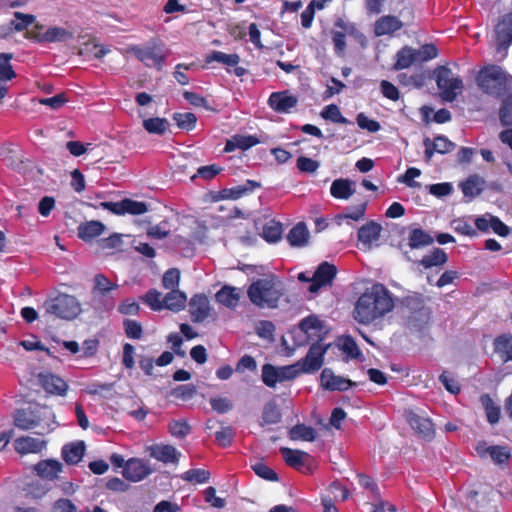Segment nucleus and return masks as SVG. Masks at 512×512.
Segmentation results:
<instances>
[{"instance_id":"nucleus-1","label":"nucleus","mask_w":512,"mask_h":512,"mask_svg":"<svg viewBox=\"0 0 512 512\" xmlns=\"http://www.w3.org/2000/svg\"><path fill=\"white\" fill-rule=\"evenodd\" d=\"M393 308L394 300L389 290L383 284L376 283L358 298L353 316L357 322L368 325L383 318Z\"/></svg>"},{"instance_id":"nucleus-2","label":"nucleus","mask_w":512,"mask_h":512,"mask_svg":"<svg viewBox=\"0 0 512 512\" xmlns=\"http://www.w3.org/2000/svg\"><path fill=\"white\" fill-rule=\"evenodd\" d=\"M52 418L53 413L48 406L33 403L16 411L14 424L21 430L38 429L36 433L43 435L52 429Z\"/></svg>"},{"instance_id":"nucleus-3","label":"nucleus","mask_w":512,"mask_h":512,"mask_svg":"<svg viewBox=\"0 0 512 512\" xmlns=\"http://www.w3.org/2000/svg\"><path fill=\"white\" fill-rule=\"evenodd\" d=\"M247 295L260 308H275L282 296V285L274 275H268L252 282Z\"/></svg>"},{"instance_id":"nucleus-4","label":"nucleus","mask_w":512,"mask_h":512,"mask_svg":"<svg viewBox=\"0 0 512 512\" xmlns=\"http://www.w3.org/2000/svg\"><path fill=\"white\" fill-rule=\"evenodd\" d=\"M433 77L443 101L453 102L464 89L462 79L455 75L447 66H438L435 68Z\"/></svg>"},{"instance_id":"nucleus-5","label":"nucleus","mask_w":512,"mask_h":512,"mask_svg":"<svg viewBox=\"0 0 512 512\" xmlns=\"http://www.w3.org/2000/svg\"><path fill=\"white\" fill-rule=\"evenodd\" d=\"M477 84L485 93L500 96L508 89V76L499 66H487L480 70Z\"/></svg>"},{"instance_id":"nucleus-6","label":"nucleus","mask_w":512,"mask_h":512,"mask_svg":"<svg viewBox=\"0 0 512 512\" xmlns=\"http://www.w3.org/2000/svg\"><path fill=\"white\" fill-rule=\"evenodd\" d=\"M336 273L337 269L334 265L328 262L321 263L313 273V283L309 285L308 291L316 294L321 288L331 286Z\"/></svg>"},{"instance_id":"nucleus-7","label":"nucleus","mask_w":512,"mask_h":512,"mask_svg":"<svg viewBox=\"0 0 512 512\" xmlns=\"http://www.w3.org/2000/svg\"><path fill=\"white\" fill-rule=\"evenodd\" d=\"M100 206L117 215H124L126 213L131 215H141L148 210L147 205L144 202L134 201L131 199H124L120 202H102Z\"/></svg>"},{"instance_id":"nucleus-8","label":"nucleus","mask_w":512,"mask_h":512,"mask_svg":"<svg viewBox=\"0 0 512 512\" xmlns=\"http://www.w3.org/2000/svg\"><path fill=\"white\" fill-rule=\"evenodd\" d=\"M131 51L138 60L148 67H157L160 69L166 58L163 49L157 46H149L145 48L134 46L131 48Z\"/></svg>"},{"instance_id":"nucleus-9","label":"nucleus","mask_w":512,"mask_h":512,"mask_svg":"<svg viewBox=\"0 0 512 512\" xmlns=\"http://www.w3.org/2000/svg\"><path fill=\"white\" fill-rule=\"evenodd\" d=\"M405 418L410 427L424 439H431L434 435V426L431 420L413 410L405 411Z\"/></svg>"},{"instance_id":"nucleus-10","label":"nucleus","mask_w":512,"mask_h":512,"mask_svg":"<svg viewBox=\"0 0 512 512\" xmlns=\"http://www.w3.org/2000/svg\"><path fill=\"white\" fill-rule=\"evenodd\" d=\"M321 386L330 391H346L356 385L349 379L335 375L329 368H325L320 375Z\"/></svg>"},{"instance_id":"nucleus-11","label":"nucleus","mask_w":512,"mask_h":512,"mask_svg":"<svg viewBox=\"0 0 512 512\" xmlns=\"http://www.w3.org/2000/svg\"><path fill=\"white\" fill-rule=\"evenodd\" d=\"M325 352L326 348H323L319 344H313L306 357L302 361L298 362L300 363L301 373L314 372L320 369L323 364V356Z\"/></svg>"},{"instance_id":"nucleus-12","label":"nucleus","mask_w":512,"mask_h":512,"mask_svg":"<svg viewBox=\"0 0 512 512\" xmlns=\"http://www.w3.org/2000/svg\"><path fill=\"white\" fill-rule=\"evenodd\" d=\"M497 50H506L512 43V13L504 15L495 27Z\"/></svg>"},{"instance_id":"nucleus-13","label":"nucleus","mask_w":512,"mask_h":512,"mask_svg":"<svg viewBox=\"0 0 512 512\" xmlns=\"http://www.w3.org/2000/svg\"><path fill=\"white\" fill-rule=\"evenodd\" d=\"M151 473L149 465L141 459L128 460L123 469V476L129 481L138 482Z\"/></svg>"},{"instance_id":"nucleus-14","label":"nucleus","mask_w":512,"mask_h":512,"mask_svg":"<svg viewBox=\"0 0 512 512\" xmlns=\"http://www.w3.org/2000/svg\"><path fill=\"white\" fill-rule=\"evenodd\" d=\"M62 463L55 459L41 460L33 466V470L41 480L52 481L62 472Z\"/></svg>"},{"instance_id":"nucleus-15","label":"nucleus","mask_w":512,"mask_h":512,"mask_svg":"<svg viewBox=\"0 0 512 512\" xmlns=\"http://www.w3.org/2000/svg\"><path fill=\"white\" fill-rule=\"evenodd\" d=\"M189 312L193 322L204 321L210 313L208 298L203 294L194 295L189 302Z\"/></svg>"},{"instance_id":"nucleus-16","label":"nucleus","mask_w":512,"mask_h":512,"mask_svg":"<svg viewBox=\"0 0 512 512\" xmlns=\"http://www.w3.org/2000/svg\"><path fill=\"white\" fill-rule=\"evenodd\" d=\"M298 103L297 97L288 92H274L268 99L269 106L279 113H288Z\"/></svg>"},{"instance_id":"nucleus-17","label":"nucleus","mask_w":512,"mask_h":512,"mask_svg":"<svg viewBox=\"0 0 512 512\" xmlns=\"http://www.w3.org/2000/svg\"><path fill=\"white\" fill-rule=\"evenodd\" d=\"M382 227L375 221H369L358 230V240L365 249H371L372 244L379 240Z\"/></svg>"},{"instance_id":"nucleus-18","label":"nucleus","mask_w":512,"mask_h":512,"mask_svg":"<svg viewBox=\"0 0 512 512\" xmlns=\"http://www.w3.org/2000/svg\"><path fill=\"white\" fill-rule=\"evenodd\" d=\"M423 144L425 146V157L427 161L431 160L435 152L445 154L455 148V144L445 136H437L433 141L429 138H425Z\"/></svg>"},{"instance_id":"nucleus-19","label":"nucleus","mask_w":512,"mask_h":512,"mask_svg":"<svg viewBox=\"0 0 512 512\" xmlns=\"http://www.w3.org/2000/svg\"><path fill=\"white\" fill-rule=\"evenodd\" d=\"M73 38L70 33L66 31V46L72 50V53H77L79 55L89 54L92 55L96 59H101L107 53L110 52V48L103 45H98L95 43H87L84 42V48H78V46L74 43H68L69 39Z\"/></svg>"},{"instance_id":"nucleus-20","label":"nucleus","mask_w":512,"mask_h":512,"mask_svg":"<svg viewBox=\"0 0 512 512\" xmlns=\"http://www.w3.org/2000/svg\"><path fill=\"white\" fill-rule=\"evenodd\" d=\"M493 350L503 363L512 361V334L497 336L493 341Z\"/></svg>"},{"instance_id":"nucleus-21","label":"nucleus","mask_w":512,"mask_h":512,"mask_svg":"<svg viewBox=\"0 0 512 512\" xmlns=\"http://www.w3.org/2000/svg\"><path fill=\"white\" fill-rule=\"evenodd\" d=\"M403 27V22L392 15L380 17L374 24V33L376 36L390 35Z\"/></svg>"},{"instance_id":"nucleus-22","label":"nucleus","mask_w":512,"mask_h":512,"mask_svg":"<svg viewBox=\"0 0 512 512\" xmlns=\"http://www.w3.org/2000/svg\"><path fill=\"white\" fill-rule=\"evenodd\" d=\"M356 191V184L348 178H339L332 182L330 187L331 195L336 199L347 200Z\"/></svg>"},{"instance_id":"nucleus-23","label":"nucleus","mask_w":512,"mask_h":512,"mask_svg":"<svg viewBox=\"0 0 512 512\" xmlns=\"http://www.w3.org/2000/svg\"><path fill=\"white\" fill-rule=\"evenodd\" d=\"M105 225L96 220L81 223L77 228L78 237L84 242H90L94 238L102 235L105 231Z\"/></svg>"},{"instance_id":"nucleus-24","label":"nucleus","mask_w":512,"mask_h":512,"mask_svg":"<svg viewBox=\"0 0 512 512\" xmlns=\"http://www.w3.org/2000/svg\"><path fill=\"white\" fill-rule=\"evenodd\" d=\"M150 456L163 463H177L181 453L171 445H154L150 447Z\"/></svg>"},{"instance_id":"nucleus-25","label":"nucleus","mask_w":512,"mask_h":512,"mask_svg":"<svg viewBox=\"0 0 512 512\" xmlns=\"http://www.w3.org/2000/svg\"><path fill=\"white\" fill-rule=\"evenodd\" d=\"M476 451L480 456L489 455L496 464L506 463L510 458V451L505 446H486L482 443L477 445Z\"/></svg>"},{"instance_id":"nucleus-26","label":"nucleus","mask_w":512,"mask_h":512,"mask_svg":"<svg viewBox=\"0 0 512 512\" xmlns=\"http://www.w3.org/2000/svg\"><path fill=\"white\" fill-rule=\"evenodd\" d=\"M45 441L29 436L19 437L14 441L15 450L21 454L39 453L45 447Z\"/></svg>"},{"instance_id":"nucleus-27","label":"nucleus","mask_w":512,"mask_h":512,"mask_svg":"<svg viewBox=\"0 0 512 512\" xmlns=\"http://www.w3.org/2000/svg\"><path fill=\"white\" fill-rule=\"evenodd\" d=\"M41 387L50 394H64V380L52 373H40L38 376Z\"/></svg>"},{"instance_id":"nucleus-28","label":"nucleus","mask_w":512,"mask_h":512,"mask_svg":"<svg viewBox=\"0 0 512 512\" xmlns=\"http://www.w3.org/2000/svg\"><path fill=\"white\" fill-rule=\"evenodd\" d=\"M45 315L50 318L64 319V294L57 292L44 302Z\"/></svg>"},{"instance_id":"nucleus-29","label":"nucleus","mask_w":512,"mask_h":512,"mask_svg":"<svg viewBox=\"0 0 512 512\" xmlns=\"http://www.w3.org/2000/svg\"><path fill=\"white\" fill-rule=\"evenodd\" d=\"M287 241L292 247H304L308 244L310 233L303 222L297 223L287 234Z\"/></svg>"},{"instance_id":"nucleus-30","label":"nucleus","mask_w":512,"mask_h":512,"mask_svg":"<svg viewBox=\"0 0 512 512\" xmlns=\"http://www.w3.org/2000/svg\"><path fill=\"white\" fill-rule=\"evenodd\" d=\"M259 143L257 137L252 135H234L226 141L224 151L232 152L236 149L247 150Z\"/></svg>"},{"instance_id":"nucleus-31","label":"nucleus","mask_w":512,"mask_h":512,"mask_svg":"<svg viewBox=\"0 0 512 512\" xmlns=\"http://www.w3.org/2000/svg\"><path fill=\"white\" fill-rule=\"evenodd\" d=\"M430 320V310L425 306H420L407 316V326L413 330H421Z\"/></svg>"},{"instance_id":"nucleus-32","label":"nucleus","mask_w":512,"mask_h":512,"mask_svg":"<svg viewBox=\"0 0 512 512\" xmlns=\"http://www.w3.org/2000/svg\"><path fill=\"white\" fill-rule=\"evenodd\" d=\"M215 298L220 304L228 308H234L238 305L240 290L235 287L224 286L216 293Z\"/></svg>"},{"instance_id":"nucleus-33","label":"nucleus","mask_w":512,"mask_h":512,"mask_svg":"<svg viewBox=\"0 0 512 512\" xmlns=\"http://www.w3.org/2000/svg\"><path fill=\"white\" fill-rule=\"evenodd\" d=\"M280 452L286 464L296 469H300L310 457L309 454L304 451L293 450L287 447L280 448Z\"/></svg>"},{"instance_id":"nucleus-34","label":"nucleus","mask_w":512,"mask_h":512,"mask_svg":"<svg viewBox=\"0 0 512 512\" xmlns=\"http://www.w3.org/2000/svg\"><path fill=\"white\" fill-rule=\"evenodd\" d=\"M187 301L186 294L178 289H172L164 296V308L172 311L184 309Z\"/></svg>"},{"instance_id":"nucleus-35","label":"nucleus","mask_w":512,"mask_h":512,"mask_svg":"<svg viewBox=\"0 0 512 512\" xmlns=\"http://www.w3.org/2000/svg\"><path fill=\"white\" fill-rule=\"evenodd\" d=\"M484 180L477 176V175H471L461 183L460 187L464 194V196L469 198H474L478 196L484 189Z\"/></svg>"},{"instance_id":"nucleus-36","label":"nucleus","mask_w":512,"mask_h":512,"mask_svg":"<svg viewBox=\"0 0 512 512\" xmlns=\"http://www.w3.org/2000/svg\"><path fill=\"white\" fill-rule=\"evenodd\" d=\"M299 329L308 337H320L323 332L322 321L316 316H308L299 323Z\"/></svg>"},{"instance_id":"nucleus-37","label":"nucleus","mask_w":512,"mask_h":512,"mask_svg":"<svg viewBox=\"0 0 512 512\" xmlns=\"http://www.w3.org/2000/svg\"><path fill=\"white\" fill-rule=\"evenodd\" d=\"M291 440H303L312 442L316 439L317 433L314 428L304 424H297L289 430Z\"/></svg>"},{"instance_id":"nucleus-38","label":"nucleus","mask_w":512,"mask_h":512,"mask_svg":"<svg viewBox=\"0 0 512 512\" xmlns=\"http://www.w3.org/2000/svg\"><path fill=\"white\" fill-rule=\"evenodd\" d=\"M259 186H260L259 183L255 182L253 180H247V182L244 185L222 190L221 196L224 199L236 200V199L241 198L247 192H250L254 188L259 187Z\"/></svg>"},{"instance_id":"nucleus-39","label":"nucleus","mask_w":512,"mask_h":512,"mask_svg":"<svg viewBox=\"0 0 512 512\" xmlns=\"http://www.w3.org/2000/svg\"><path fill=\"white\" fill-rule=\"evenodd\" d=\"M409 246L412 249L424 247L433 243V238L420 228L412 229L408 236Z\"/></svg>"},{"instance_id":"nucleus-40","label":"nucleus","mask_w":512,"mask_h":512,"mask_svg":"<svg viewBox=\"0 0 512 512\" xmlns=\"http://www.w3.org/2000/svg\"><path fill=\"white\" fill-rule=\"evenodd\" d=\"M415 54L414 49L405 46L402 49H400L396 54V62L394 64L395 70H402L409 68L412 64H415Z\"/></svg>"},{"instance_id":"nucleus-41","label":"nucleus","mask_w":512,"mask_h":512,"mask_svg":"<svg viewBox=\"0 0 512 512\" xmlns=\"http://www.w3.org/2000/svg\"><path fill=\"white\" fill-rule=\"evenodd\" d=\"M92 293L95 295L105 296L110 291L118 288V285L111 282L105 275L96 274L93 279Z\"/></svg>"},{"instance_id":"nucleus-42","label":"nucleus","mask_w":512,"mask_h":512,"mask_svg":"<svg viewBox=\"0 0 512 512\" xmlns=\"http://www.w3.org/2000/svg\"><path fill=\"white\" fill-rule=\"evenodd\" d=\"M447 254L444 252V250L440 248H435L433 251H431L429 254L425 255L421 261L420 264L424 266L426 269L434 267V266H440L447 262Z\"/></svg>"},{"instance_id":"nucleus-43","label":"nucleus","mask_w":512,"mask_h":512,"mask_svg":"<svg viewBox=\"0 0 512 512\" xmlns=\"http://www.w3.org/2000/svg\"><path fill=\"white\" fill-rule=\"evenodd\" d=\"M282 225L275 220L268 221L262 231L263 238L270 243L278 242L282 237Z\"/></svg>"},{"instance_id":"nucleus-44","label":"nucleus","mask_w":512,"mask_h":512,"mask_svg":"<svg viewBox=\"0 0 512 512\" xmlns=\"http://www.w3.org/2000/svg\"><path fill=\"white\" fill-rule=\"evenodd\" d=\"M12 53H0V81H11L16 78V72L10 64Z\"/></svg>"},{"instance_id":"nucleus-45","label":"nucleus","mask_w":512,"mask_h":512,"mask_svg":"<svg viewBox=\"0 0 512 512\" xmlns=\"http://www.w3.org/2000/svg\"><path fill=\"white\" fill-rule=\"evenodd\" d=\"M212 61L222 63L226 66L234 67L238 65L240 57L237 54H226L221 51H212L206 56V62L210 63Z\"/></svg>"},{"instance_id":"nucleus-46","label":"nucleus","mask_w":512,"mask_h":512,"mask_svg":"<svg viewBox=\"0 0 512 512\" xmlns=\"http://www.w3.org/2000/svg\"><path fill=\"white\" fill-rule=\"evenodd\" d=\"M35 22V16L21 12L14 13V20L10 22V30L22 32Z\"/></svg>"},{"instance_id":"nucleus-47","label":"nucleus","mask_w":512,"mask_h":512,"mask_svg":"<svg viewBox=\"0 0 512 512\" xmlns=\"http://www.w3.org/2000/svg\"><path fill=\"white\" fill-rule=\"evenodd\" d=\"M480 401L485 408L487 419L489 423L495 424L499 421L500 418V409L493 402L491 397L488 394H484L481 396Z\"/></svg>"},{"instance_id":"nucleus-48","label":"nucleus","mask_w":512,"mask_h":512,"mask_svg":"<svg viewBox=\"0 0 512 512\" xmlns=\"http://www.w3.org/2000/svg\"><path fill=\"white\" fill-rule=\"evenodd\" d=\"M85 453V443L78 441L71 443L66 449V464H77Z\"/></svg>"},{"instance_id":"nucleus-49","label":"nucleus","mask_w":512,"mask_h":512,"mask_svg":"<svg viewBox=\"0 0 512 512\" xmlns=\"http://www.w3.org/2000/svg\"><path fill=\"white\" fill-rule=\"evenodd\" d=\"M168 121L164 118H149L143 121L145 130L152 134L162 135L167 130Z\"/></svg>"},{"instance_id":"nucleus-50","label":"nucleus","mask_w":512,"mask_h":512,"mask_svg":"<svg viewBox=\"0 0 512 512\" xmlns=\"http://www.w3.org/2000/svg\"><path fill=\"white\" fill-rule=\"evenodd\" d=\"M335 25L337 28L340 29L341 32H345V36L348 35L355 38L362 45L365 43V36L357 29L354 23L346 22L342 19H339Z\"/></svg>"},{"instance_id":"nucleus-51","label":"nucleus","mask_w":512,"mask_h":512,"mask_svg":"<svg viewBox=\"0 0 512 512\" xmlns=\"http://www.w3.org/2000/svg\"><path fill=\"white\" fill-rule=\"evenodd\" d=\"M321 117L326 120H331L334 123L351 124V122L342 116L339 108L335 104L327 105L321 112Z\"/></svg>"},{"instance_id":"nucleus-52","label":"nucleus","mask_w":512,"mask_h":512,"mask_svg":"<svg viewBox=\"0 0 512 512\" xmlns=\"http://www.w3.org/2000/svg\"><path fill=\"white\" fill-rule=\"evenodd\" d=\"M416 63H422L434 59L438 55V50L433 44H425L419 49H414Z\"/></svg>"},{"instance_id":"nucleus-53","label":"nucleus","mask_w":512,"mask_h":512,"mask_svg":"<svg viewBox=\"0 0 512 512\" xmlns=\"http://www.w3.org/2000/svg\"><path fill=\"white\" fill-rule=\"evenodd\" d=\"M262 420L266 424H276L281 420V413L276 403L269 402L265 405Z\"/></svg>"},{"instance_id":"nucleus-54","label":"nucleus","mask_w":512,"mask_h":512,"mask_svg":"<svg viewBox=\"0 0 512 512\" xmlns=\"http://www.w3.org/2000/svg\"><path fill=\"white\" fill-rule=\"evenodd\" d=\"M142 299L154 311L164 309V297L157 290H149Z\"/></svg>"},{"instance_id":"nucleus-55","label":"nucleus","mask_w":512,"mask_h":512,"mask_svg":"<svg viewBox=\"0 0 512 512\" xmlns=\"http://www.w3.org/2000/svg\"><path fill=\"white\" fill-rule=\"evenodd\" d=\"M24 490L27 496L37 499L44 496L48 491V488L46 487V485H43L42 480L39 479L32 480L31 482L26 483Z\"/></svg>"},{"instance_id":"nucleus-56","label":"nucleus","mask_w":512,"mask_h":512,"mask_svg":"<svg viewBox=\"0 0 512 512\" xmlns=\"http://www.w3.org/2000/svg\"><path fill=\"white\" fill-rule=\"evenodd\" d=\"M210 473L204 469H190L183 473L182 479L187 482L205 483L209 480Z\"/></svg>"},{"instance_id":"nucleus-57","label":"nucleus","mask_w":512,"mask_h":512,"mask_svg":"<svg viewBox=\"0 0 512 512\" xmlns=\"http://www.w3.org/2000/svg\"><path fill=\"white\" fill-rule=\"evenodd\" d=\"M64 36V29L57 27H50L44 33L38 32L35 38L39 42H55L60 41Z\"/></svg>"},{"instance_id":"nucleus-58","label":"nucleus","mask_w":512,"mask_h":512,"mask_svg":"<svg viewBox=\"0 0 512 512\" xmlns=\"http://www.w3.org/2000/svg\"><path fill=\"white\" fill-rule=\"evenodd\" d=\"M173 119L176 121L179 128L184 130H192L195 127L197 118L193 113H175Z\"/></svg>"},{"instance_id":"nucleus-59","label":"nucleus","mask_w":512,"mask_h":512,"mask_svg":"<svg viewBox=\"0 0 512 512\" xmlns=\"http://www.w3.org/2000/svg\"><path fill=\"white\" fill-rule=\"evenodd\" d=\"M277 370H278V377H279L280 382L293 380L301 373L300 363H295L293 365H288V366L277 367Z\"/></svg>"},{"instance_id":"nucleus-60","label":"nucleus","mask_w":512,"mask_h":512,"mask_svg":"<svg viewBox=\"0 0 512 512\" xmlns=\"http://www.w3.org/2000/svg\"><path fill=\"white\" fill-rule=\"evenodd\" d=\"M262 381L268 387H275L279 381L277 367L265 364L262 367Z\"/></svg>"},{"instance_id":"nucleus-61","label":"nucleus","mask_w":512,"mask_h":512,"mask_svg":"<svg viewBox=\"0 0 512 512\" xmlns=\"http://www.w3.org/2000/svg\"><path fill=\"white\" fill-rule=\"evenodd\" d=\"M82 312L79 300L74 296L66 295V320L77 318Z\"/></svg>"},{"instance_id":"nucleus-62","label":"nucleus","mask_w":512,"mask_h":512,"mask_svg":"<svg viewBox=\"0 0 512 512\" xmlns=\"http://www.w3.org/2000/svg\"><path fill=\"white\" fill-rule=\"evenodd\" d=\"M341 349L348 357L352 359H357L361 356V351L358 345L350 336H346L342 339Z\"/></svg>"},{"instance_id":"nucleus-63","label":"nucleus","mask_w":512,"mask_h":512,"mask_svg":"<svg viewBox=\"0 0 512 512\" xmlns=\"http://www.w3.org/2000/svg\"><path fill=\"white\" fill-rule=\"evenodd\" d=\"M168 428L169 432L177 438H183L190 432V426L185 420H173Z\"/></svg>"},{"instance_id":"nucleus-64","label":"nucleus","mask_w":512,"mask_h":512,"mask_svg":"<svg viewBox=\"0 0 512 512\" xmlns=\"http://www.w3.org/2000/svg\"><path fill=\"white\" fill-rule=\"evenodd\" d=\"M499 116L503 126H512V94L504 100Z\"/></svg>"}]
</instances>
